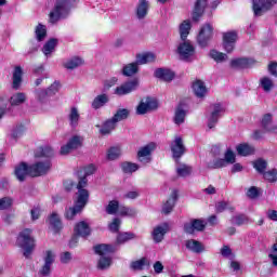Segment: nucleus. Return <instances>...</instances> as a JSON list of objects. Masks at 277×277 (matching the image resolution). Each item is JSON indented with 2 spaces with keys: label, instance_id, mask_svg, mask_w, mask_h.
Masks as SVG:
<instances>
[{
  "label": "nucleus",
  "instance_id": "obj_17",
  "mask_svg": "<svg viewBox=\"0 0 277 277\" xmlns=\"http://www.w3.org/2000/svg\"><path fill=\"white\" fill-rule=\"evenodd\" d=\"M157 148L155 143H149L144 147H141L137 151V159L141 163L146 164L150 163V155H153V150Z\"/></svg>",
  "mask_w": 277,
  "mask_h": 277
},
{
  "label": "nucleus",
  "instance_id": "obj_6",
  "mask_svg": "<svg viewBox=\"0 0 277 277\" xmlns=\"http://www.w3.org/2000/svg\"><path fill=\"white\" fill-rule=\"evenodd\" d=\"M213 30H214L213 24L211 23H206L201 25L197 36V42L199 47L205 49V47L209 45V42H211V39L213 38Z\"/></svg>",
  "mask_w": 277,
  "mask_h": 277
},
{
  "label": "nucleus",
  "instance_id": "obj_59",
  "mask_svg": "<svg viewBox=\"0 0 277 277\" xmlns=\"http://www.w3.org/2000/svg\"><path fill=\"white\" fill-rule=\"evenodd\" d=\"M272 121V114H266L262 118V128L264 129L265 133H267L268 129L273 126Z\"/></svg>",
  "mask_w": 277,
  "mask_h": 277
},
{
  "label": "nucleus",
  "instance_id": "obj_7",
  "mask_svg": "<svg viewBox=\"0 0 277 277\" xmlns=\"http://www.w3.org/2000/svg\"><path fill=\"white\" fill-rule=\"evenodd\" d=\"M177 53L180 55V60L184 62H194L196 60V48L189 41H184L180 43L177 47Z\"/></svg>",
  "mask_w": 277,
  "mask_h": 277
},
{
  "label": "nucleus",
  "instance_id": "obj_24",
  "mask_svg": "<svg viewBox=\"0 0 277 277\" xmlns=\"http://www.w3.org/2000/svg\"><path fill=\"white\" fill-rule=\"evenodd\" d=\"M232 66L234 68H252V66H256V60L248 57L236 58L232 61Z\"/></svg>",
  "mask_w": 277,
  "mask_h": 277
},
{
  "label": "nucleus",
  "instance_id": "obj_36",
  "mask_svg": "<svg viewBox=\"0 0 277 277\" xmlns=\"http://www.w3.org/2000/svg\"><path fill=\"white\" fill-rule=\"evenodd\" d=\"M189 31H192V22L189 19H185L179 26V34L181 40H187V36H189Z\"/></svg>",
  "mask_w": 277,
  "mask_h": 277
},
{
  "label": "nucleus",
  "instance_id": "obj_32",
  "mask_svg": "<svg viewBox=\"0 0 277 277\" xmlns=\"http://www.w3.org/2000/svg\"><path fill=\"white\" fill-rule=\"evenodd\" d=\"M157 56L153 52H145L136 55V64L137 66H142L144 64H150V62H155Z\"/></svg>",
  "mask_w": 277,
  "mask_h": 277
},
{
  "label": "nucleus",
  "instance_id": "obj_18",
  "mask_svg": "<svg viewBox=\"0 0 277 277\" xmlns=\"http://www.w3.org/2000/svg\"><path fill=\"white\" fill-rule=\"evenodd\" d=\"M170 232V224L168 223H161L160 225H157L154 227V230L151 233L153 241L155 243H161L163 241L166 234Z\"/></svg>",
  "mask_w": 277,
  "mask_h": 277
},
{
  "label": "nucleus",
  "instance_id": "obj_34",
  "mask_svg": "<svg viewBox=\"0 0 277 277\" xmlns=\"http://www.w3.org/2000/svg\"><path fill=\"white\" fill-rule=\"evenodd\" d=\"M68 120L70 127L74 129L79 127V120H81V114H79V108L71 107L68 114Z\"/></svg>",
  "mask_w": 277,
  "mask_h": 277
},
{
  "label": "nucleus",
  "instance_id": "obj_49",
  "mask_svg": "<svg viewBox=\"0 0 277 277\" xmlns=\"http://www.w3.org/2000/svg\"><path fill=\"white\" fill-rule=\"evenodd\" d=\"M176 172L179 176H189L192 174V167L187 164H183L181 162H176Z\"/></svg>",
  "mask_w": 277,
  "mask_h": 277
},
{
  "label": "nucleus",
  "instance_id": "obj_8",
  "mask_svg": "<svg viewBox=\"0 0 277 277\" xmlns=\"http://www.w3.org/2000/svg\"><path fill=\"white\" fill-rule=\"evenodd\" d=\"M74 233L75 236L69 241L70 248H75V246H77L78 237H89L91 233L90 224H88L85 221L78 222L74 227Z\"/></svg>",
  "mask_w": 277,
  "mask_h": 277
},
{
  "label": "nucleus",
  "instance_id": "obj_40",
  "mask_svg": "<svg viewBox=\"0 0 277 277\" xmlns=\"http://www.w3.org/2000/svg\"><path fill=\"white\" fill-rule=\"evenodd\" d=\"M138 70H140V65H137L136 62L129 63V64L123 66L122 75L124 77H133V75H137Z\"/></svg>",
  "mask_w": 277,
  "mask_h": 277
},
{
  "label": "nucleus",
  "instance_id": "obj_23",
  "mask_svg": "<svg viewBox=\"0 0 277 277\" xmlns=\"http://www.w3.org/2000/svg\"><path fill=\"white\" fill-rule=\"evenodd\" d=\"M187 117V107L183 104H180L174 111L173 122L177 127H181L183 122H185V118Z\"/></svg>",
  "mask_w": 277,
  "mask_h": 277
},
{
  "label": "nucleus",
  "instance_id": "obj_12",
  "mask_svg": "<svg viewBox=\"0 0 277 277\" xmlns=\"http://www.w3.org/2000/svg\"><path fill=\"white\" fill-rule=\"evenodd\" d=\"M172 157L176 163H179L181 157L185 155V144L183 143V137L175 136L170 144Z\"/></svg>",
  "mask_w": 277,
  "mask_h": 277
},
{
  "label": "nucleus",
  "instance_id": "obj_43",
  "mask_svg": "<svg viewBox=\"0 0 277 277\" xmlns=\"http://www.w3.org/2000/svg\"><path fill=\"white\" fill-rule=\"evenodd\" d=\"M236 150L241 157H248V155H252L254 153V147L248 143H242L237 145Z\"/></svg>",
  "mask_w": 277,
  "mask_h": 277
},
{
  "label": "nucleus",
  "instance_id": "obj_51",
  "mask_svg": "<svg viewBox=\"0 0 277 277\" xmlns=\"http://www.w3.org/2000/svg\"><path fill=\"white\" fill-rule=\"evenodd\" d=\"M135 239V234L133 233H121V234H118L117 236V243L118 245H122V243H127V241H131Z\"/></svg>",
  "mask_w": 277,
  "mask_h": 277
},
{
  "label": "nucleus",
  "instance_id": "obj_25",
  "mask_svg": "<svg viewBox=\"0 0 277 277\" xmlns=\"http://www.w3.org/2000/svg\"><path fill=\"white\" fill-rule=\"evenodd\" d=\"M47 96H49L47 89L35 90V102H31V107H42L47 101Z\"/></svg>",
  "mask_w": 277,
  "mask_h": 277
},
{
  "label": "nucleus",
  "instance_id": "obj_5",
  "mask_svg": "<svg viewBox=\"0 0 277 277\" xmlns=\"http://www.w3.org/2000/svg\"><path fill=\"white\" fill-rule=\"evenodd\" d=\"M57 253L53 250H45L43 253V265L39 268V276L49 277L51 276V272H53V263H55V259Z\"/></svg>",
  "mask_w": 277,
  "mask_h": 277
},
{
  "label": "nucleus",
  "instance_id": "obj_58",
  "mask_svg": "<svg viewBox=\"0 0 277 277\" xmlns=\"http://www.w3.org/2000/svg\"><path fill=\"white\" fill-rule=\"evenodd\" d=\"M216 213H223V211L229 210L233 211V206L226 201H219L215 205Z\"/></svg>",
  "mask_w": 277,
  "mask_h": 277
},
{
  "label": "nucleus",
  "instance_id": "obj_10",
  "mask_svg": "<svg viewBox=\"0 0 277 277\" xmlns=\"http://www.w3.org/2000/svg\"><path fill=\"white\" fill-rule=\"evenodd\" d=\"M237 40H239V35L236 30L223 32V49L226 53H233V51H235Z\"/></svg>",
  "mask_w": 277,
  "mask_h": 277
},
{
  "label": "nucleus",
  "instance_id": "obj_16",
  "mask_svg": "<svg viewBox=\"0 0 277 277\" xmlns=\"http://www.w3.org/2000/svg\"><path fill=\"white\" fill-rule=\"evenodd\" d=\"M226 111V108L222 104H214L212 110L208 116V129H213L217 124L221 116Z\"/></svg>",
  "mask_w": 277,
  "mask_h": 277
},
{
  "label": "nucleus",
  "instance_id": "obj_33",
  "mask_svg": "<svg viewBox=\"0 0 277 277\" xmlns=\"http://www.w3.org/2000/svg\"><path fill=\"white\" fill-rule=\"evenodd\" d=\"M50 228L54 230V233H58L62 230V219H60V214L53 212L48 219Z\"/></svg>",
  "mask_w": 277,
  "mask_h": 277
},
{
  "label": "nucleus",
  "instance_id": "obj_57",
  "mask_svg": "<svg viewBox=\"0 0 277 277\" xmlns=\"http://www.w3.org/2000/svg\"><path fill=\"white\" fill-rule=\"evenodd\" d=\"M14 205V199L11 197L0 198V211H5V209H10Z\"/></svg>",
  "mask_w": 277,
  "mask_h": 277
},
{
  "label": "nucleus",
  "instance_id": "obj_61",
  "mask_svg": "<svg viewBox=\"0 0 277 277\" xmlns=\"http://www.w3.org/2000/svg\"><path fill=\"white\" fill-rule=\"evenodd\" d=\"M265 181H268L269 183H276L277 181V170L273 169L267 172L263 173Z\"/></svg>",
  "mask_w": 277,
  "mask_h": 277
},
{
  "label": "nucleus",
  "instance_id": "obj_28",
  "mask_svg": "<svg viewBox=\"0 0 277 277\" xmlns=\"http://www.w3.org/2000/svg\"><path fill=\"white\" fill-rule=\"evenodd\" d=\"M208 5V0H196L193 11V21H198L201 14H205V10Z\"/></svg>",
  "mask_w": 277,
  "mask_h": 277
},
{
  "label": "nucleus",
  "instance_id": "obj_63",
  "mask_svg": "<svg viewBox=\"0 0 277 277\" xmlns=\"http://www.w3.org/2000/svg\"><path fill=\"white\" fill-rule=\"evenodd\" d=\"M221 254L222 256H224L225 259H229L230 261L235 259V255L233 254V250H230V247L228 246H224L221 249Z\"/></svg>",
  "mask_w": 277,
  "mask_h": 277
},
{
  "label": "nucleus",
  "instance_id": "obj_56",
  "mask_svg": "<svg viewBox=\"0 0 277 277\" xmlns=\"http://www.w3.org/2000/svg\"><path fill=\"white\" fill-rule=\"evenodd\" d=\"M223 159L225 161V164H227V166L235 163V161H236L235 151H233V149L228 148L225 151Z\"/></svg>",
  "mask_w": 277,
  "mask_h": 277
},
{
  "label": "nucleus",
  "instance_id": "obj_15",
  "mask_svg": "<svg viewBox=\"0 0 277 277\" xmlns=\"http://www.w3.org/2000/svg\"><path fill=\"white\" fill-rule=\"evenodd\" d=\"M159 107L157 100L151 97H146L140 102L136 107V114L138 116H144V114H148V111H153Z\"/></svg>",
  "mask_w": 277,
  "mask_h": 277
},
{
  "label": "nucleus",
  "instance_id": "obj_27",
  "mask_svg": "<svg viewBox=\"0 0 277 277\" xmlns=\"http://www.w3.org/2000/svg\"><path fill=\"white\" fill-rule=\"evenodd\" d=\"M83 58L79 56H72L63 62V66L66 70H75L76 68H79V66H83Z\"/></svg>",
  "mask_w": 277,
  "mask_h": 277
},
{
  "label": "nucleus",
  "instance_id": "obj_26",
  "mask_svg": "<svg viewBox=\"0 0 277 277\" xmlns=\"http://www.w3.org/2000/svg\"><path fill=\"white\" fill-rule=\"evenodd\" d=\"M179 198V192L173 190L168 198V200L162 206V213H172V210L174 209V205H176V200Z\"/></svg>",
  "mask_w": 277,
  "mask_h": 277
},
{
  "label": "nucleus",
  "instance_id": "obj_14",
  "mask_svg": "<svg viewBox=\"0 0 277 277\" xmlns=\"http://www.w3.org/2000/svg\"><path fill=\"white\" fill-rule=\"evenodd\" d=\"M277 4V0H253L254 16H263L267 10H272Z\"/></svg>",
  "mask_w": 277,
  "mask_h": 277
},
{
  "label": "nucleus",
  "instance_id": "obj_9",
  "mask_svg": "<svg viewBox=\"0 0 277 277\" xmlns=\"http://www.w3.org/2000/svg\"><path fill=\"white\" fill-rule=\"evenodd\" d=\"M106 213H108V215H116V213H119V215H128L129 217H133V215H135V209L119 207L118 201L113 200L109 201L108 207H106Z\"/></svg>",
  "mask_w": 277,
  "mask_h": 277
},
{
  "label": "nucleus",
  "instance_id": "obj_44",
  "mask_svg": "<svg viewBox=\"0 0 277 277\" xmlns=\"http://www.w3.org/2000/svg\"><path fill=\"white\" fill-rule=\"evenodd\" d=\"M116 124L117 123H115L114 119L105 121L100 128L101 135H109V133L116 129Z\"/></svg>",
  "mask_w": 277,
  "mask_h": 277
},
{
  "label": "nucleus",
  "instance_id": "obj_2",
  "mask_svg": "<svg viewBox=\"0 0 277 277\" xmlns=\"http://www.w3.org/2000/svg\"><path fill=\"white\" fill-rule=\"evenodd\" d=\"M94 252L100 256L97 261L98 269H108L111 266V253L114 247L110 245H97L94 247Z\"/></svg>",
  "mask_w": 277,
  "mask_h": 277
},
{
  "label": "nucleus",
  "instance_id": "obj_1",
  "mask_svg": "<svg viewBox=\"0 0 277 277\" xmlns=\"http://www.w3.org/2000/svg\"><path fill=\"white\" fill-rule=\"evenodd\" d=\"M72 8V0H55L54 8L49 14V21L55 25L60 18L68 16Z\"/></svg>",
  "mask_w": 277,
  "mask_h": 277
},
{
  "label": "nucleus",
  "instance_id": "obj_62",
  "mask_svg": "<svg viewBox=\"0 0 277 277\" xmlns=\"http://www.w3.org/2000/svg\"><path fill=\"white\" fill-rule=\"evenodd\" d=\"M60 82L55 81L48 89H45V92H48L49 96H53V94H57L60 92Z\"/></svg>",
  "mask_w": 277,
  "mask_h": 277
},
{
  "label": "nucleus",
  "instance_id": "obj_19",
  "mask_svg": "<svg viewBox=\"0 0 277 277\" xmlns=\"http://www.w3.org/2000/svg\"><path fill=\"white\" fill-rule=\"evenodd\" d=\"M205 226H207L205 221L195 219L184 224V230L188 235H194L196 230H205Z\"/></svg>",
  "mask_w": 277,
  "mask_h": 277
},
{
  "label": "nucleus",
  "instance_id": "obj_20",
  "mask_svg": "<svg viewBox=\"0 0 277 277\" xmlns=\"http://www.w3.org/2000/svg\"><path fill=\"white\" fill-rule=\"evenodd\" d=\"M83 142V138L81 136H72L68 143L61 147V155H68L69 153H72V150H76V148H79Z\"/></svg>",
  "mask_w": 277,
  "mask_h": 277
},
{
  "label": "nucleus",
  "instance_id": "obj_54",
  "mask_svg": "<svg viewBox=\"0 0 277 277\" xmlns=\"http://www.w3.org/2000/svg\"><path fill=\"white\" fill-rule=\"evenodd\" d=\"M253 168L256 170V172H260V174H264L265 170L267 169V161L258 159L253 162Z\"/></svg>",
  "mask_w": 277,
  "mask_h": 277
},
{
  "label": "nucleus",
  "instance_id": "obj_42",
  "mask_svg": "<svg viewBox=\"0 0 277 277\" xmlns=\"http://www.w3.org/2000/svg\"><path fill=\"white\" fill-rule=\"evenodd\" d=\"M186 248L187 250H190V252H196L197 254L205 252V246H202L200 241L194 239L186 241Z\"/></svg>",
  "mask_w": 277,
  "mask_h": 277
},
{
  "label": "nucleus",
  "instance_id": "obj_50",
  "mask_svg": "<svg viewBox=\"0 0 277 277\" xmlns=\"http://www.w3.org/2000/svg\"><path fill=\"white\" fill-rule=\"evenodd\" d=\"M210 57L214 60V62H216L217 64L226 62V60H228V56L225 53L219 52L217 50H211Z\"/></svg>",
  "mask_w": 277,
  "mask_h": 277
},
{
  "label": "nucleus",
  "instance_id": "obj_39",
  "mask_svg": "<svg viewBox=\"0 0 277 277\" xmlns=\"http://www.w3.org/2000/svg\"><path fill=\"white\" fill-rule=\"evenodd\" d=\"M121 155H122V148H120V146H113L107 149L106 159L108 161H116V159H120Z\"/></svg>",
  "mask_w": 277,
  "mask_h": 277
},
{
  "label": "nucleus",
  "instance_id": "obj_13",
  "mask_svg": "<svg viewBox=\"0 0 277 277\" xmlns=\"http://www.w3.org/2000/svg\"><path fill=\"white\" fill-rule=\"evenodd\" d=\"M51 170V160H39L30 166V176H44Z\"/></svg>",
  "mask_w": 277,
  "mask_h": 277
},
{
  "label": "nucleus",
  "instance_id": "obj_31",
  "mask_svg": "<svg viewBox=\"0 0 277 277\" xmlns=\"http://www.w3.org/2000/svg\"><path fill=\"white\" fill-rule=\"evenodd\" d=\"M259 88L268 94L274 90V80L268 76H263L259 80Z\"/></svg>",
  "mask_w": 277,
  "mask_h": 277
},
{
  "label": "nucleus",
  "instance_id": "obj_46",
  "mask_svg": "<svg viewBox=\"0 0 277 277\" xmlns=\"http://www.w3.org/2000/svg\"><path fill=\"white\" fill-rule=\"evenodd\" d=\"M129 114H131L129 109L120 108L116 111V114L111 119L116 124H118V122H122V120H127V118H129Z\"/></svg>",
  "mask_w": 277,
  "mask_h": 277
},
{
  "label": "nucleus",
  "instance_id": "obj_4",
  "mask_svg": "<svg viewBox=\"0 0 277 277\" xmlns=\"http://www.w3.org/2000/svg\"><path fill=\"white\" fill-rule=\"evenodd\" d=\"M85 187H88V179L80 177L77 184L78 192L76 194V200H75V205L80 207V209H85V205H88L90 200V192H88Z\"/></svg>",
  "mask_w": 277,
  "mask_h": 277
},
{
  "label": "nucleus",
  "instance_id": "obj_55",
  "mask_svg": "<svg viewBox=\"0 0 277 277\" xmlns=\"http://www.w3.org/2000/svg\"><path fill=\"white\" fill-rule=\"evenodd\" d=\"M261 196V188L256 186H251L247 189V198H250L251 200H256Z\"/></svg>",
  "mask_w": 277,
  "mask_h": 277
},
{
  "label": "nucleus",
  "instance_id": "obj_41",
  "mask_svg": "<svg viewBox=\"0 0 277 277\" xmlns=\"http://www.w3.org/2000/svg\"><path fill=\"white\" fill-rule=\"evenodd\" d=\"M147 14H148V1L141 0L138 2V5L136 6V16L140 21H142V18H146Z\"/></svg>",
  "mask_w": 277,
  "mask_h": 277
},
{
  "label": "nucleus",
  "instance_id": "obj_30",
  "mask_svg": "<svg viewBox=\"0 0 277 277\" xmlns=\"http://www.w3.org/2000/svg\"><path fill=\"white\" fill-rule=\"evenodd\" d=\"M109 103V95L103 93L94 97L91 103L92 109H101V107H105Z\"/></svg>",
  "mask_w": 277,
  "mask_h": 277
},
{
  "label": "nucleus",
  "instance_id": "obj_11",
  "mask_svg": "<svg viewBox=\"0 0 277 277\" xmlns=\"http://www.w3.org/2000/svg\"><path fill=\"white\" fill-rule=\"evenodd\" d=\"M137 88H140V80L132 79L117 87L114 91V94H116V96H127V94L135 92Z\"/></svg>",
  "mask_w": 277,
  "mask_h": 277
},
{
  "label": "nucleus",
  "instance_id": "obj_22",
  "mask_svg": "<svg viewBox=\"0 0 277 277\" xmlns=\"http://www.w3.org/2000/svg\"><path fill=\"white\" fill-rule=\"evenodd\" d=\"M23 67L21 65H16L12 71V88L13 90H21V85H23Z\"/></svg>",
  "mask_w": 277,
  "mask_h": 277
},
{
  "label": "nucleus",
  "instance_id": "obj_47",
  "mask_svg": "<svg viewBox=\"0 0 277 277\" xmlns=\"http://www.w3.org/2000/svg\"><path fill=\"white\" fill-rule=\"evenodd\" d=\"M83 209L79 207L77 203L74 205V207H69L65 209V217L66 220H74L75 215L78 213H81Z\"/></svg>",
  "mask_w": 277,
  "mask_h": 277
},
{
  "label": "nucleus",
  "instance_id": "obj_53",
  "mask_svg": "<svg viewBox=\"0 0 277 277\" xmlns=\"http://www.w3.org/2000/svg\"><path fill=\"white\" fill-rule=\"evenodd\" d=\"M121 168L126 174H133V172H137V170H140V166L133 162H123Z\"/></svg>",
  "mask_w": 277,
  "mask_h": 277
},
{
  "label": "nucleus",
  "instance_id": "obj_52",
  "mask_svg": "<svg viewBox=\"0 0 277 277\" xmlns=\"http://www.w3.org/2000/svg\"><path fill=\"white\" fill-rule=\"evenodd\" d=\"M226 161L224 158H214L212 161L208 162V168L212 170H217L220 168H226Z\"/></svg>",
  "mask_w": 277,
  "mask_h": 277
},
{
  "label": "nucleus",
  "instance_id": "obj_38",
  "mask_svg": "<svg viewBox=\"0 0 277 277\" xmlns=\"http://www.w3.org/2000/svg\"><path fill=\"white\" fill-rule=\"evenodd\" d=\"M155 77L162 79V81H172L174 79V71L170 69L159 68L155 71Z\"/></svg>",
  "mask_w": 277,
  "mask_h": 277
},
{
  "label": "nucleus",
  "instance_id": "obj_35",
  "mask_svg": "<svg viewBox=\"0 0 277 277\" xmlns=\"http://www.w3.org/2000/svg\"><path fill=\"white\" fill-rule=\"evenodd\" d=\"M193 91L198 98H202L203 96H207V85L201 80H196L193 83Z\"/></svg>",
  "mask_w": 277,
  "mask_h": 277
},
{
  "label": "nucleus",
  "instance_id": "obj_21",
  "mask_svg": "<svg viewBox=\"0 0 277 277\" xmlns=\"http://www.w3.org/2000/svg\"><path fill=\"white\" fill-rule=\"evenodd\" d=\"M14 174L21 183L27 179V176H31V167L26 162H21L15 167Z\"/></svg>",
  "mask_w": 277,
  "mask_h": 277
},
{
  "label": "nucleus",
  "instance_id": "obj_64",
  "mask_svg": "<svg viewBox=\"0 0 277 277\" xmlns=\"http://www.w3.org/2000/svg\"><path fill=\"white\" fill-rule=\"evenodd\" d=\"M118 83V78L117 77H111L108 78L104 81V90H109L110 88H114Z\"/></svg>",
  "mask_w": 277,
  "mask_h": 277
},
{
  "label": "nucleus",
  "instance_id": "obj_48",
  "mask_svg": "<svg viewBox=\"0 0 277 277\" xmlns=\"http://www.w3.org/2000/svg\"><path fill=\"white\" fill-rule=\"evenodd\" d=\"M35 36H36V40H38V42H42V40H44V38H47V26L39 24L36 26L35 28Z\"/></svg>",
  "mask_w": 277,
  "mask_h": 277
},
{
  "label": "nucleus",
  "instance_id": "obj_45",
  "mask_svg": "<svg viewBox=\"0 0 277 277\" xmlns=\"http://www.w3.org/2000/svg\"><path fill=\"white\" fill-rule=\"evenodd\" d=\"M149 266L150 262L146 258H142L131 263V268L134 269L135 272H142V269Z\"/></svg>",
  "mask_w": 277,
  "mask_h": 277
},
{
  "label": "nucleus",
  "instance_id": "obj_60",
  "mask_svg": "<svg viewBox=\"0 0 277 277\" xmlns=\"http://www.w3.org/2000/svg\"><path fill=\"white\" fill-rule=\"evenodd\" d=\"M38 49H40V41L38 39L30 40L28 43V55H32V53H37Z\"/></svg>",
  "mask_w": 277,
  "mask_h": 277
},
{
  "label": "nucleus",
  "instance_id": "obj_37",
  "mask_svg": "<svg viewBox=\"0 0 277 277\" xmlns=\"http://www.w3.org/2000/svg\"><path fill=\"white\" fill-rule=\"evenodd\" d=\"M55 47H57V39L48 40L42 48L43 55H45V57H51V55L55 53Z\"/></svg>",
  "mask_w": 277,
  "mask_h": 277
},
{
  "label": "nucleus",
  "instance_id": "obj_29",
  "mask_svg": "<svg viewBox=\"0 0 277 277\" xmlns=\"http://www.w3.org/2000/svg\"><path fill=\"white\" fill-rule=\"evenodd\" d=\"M10 105L12 107H18L21 105H24V103H27V93L24 92H16L13 95H11L9 100Z\"/></svg>",
  "mask_w": 277,
  "mask_h": 277
},
{
  "label": "nucleus",
  "instance_id": "obj_3",
  "mask_svg": "<svg viewBox=\"0 0 277 277\" xmlns=\"http://www.w3.org/2000/svg\"><path fill=\"white\" fill-rule=\"evenodd\" d=\"M17 246L24 249V256H26V259L31 256V252H34V248L36 247L34 237H31V229H24L19 233L17 237Z\"/></svg>",
  "mask_w": 277,
  "mask_h": 277
}]
</instances>
